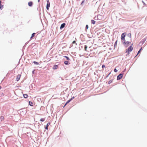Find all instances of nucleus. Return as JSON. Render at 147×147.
<instances>
[{
  "label": "nucleus",
  "instance_id": "c85d7f7f",
  "mask_svg": "<svg viewBox=\"0 0 147 147\" xmlns=\"http://www.w3.org/2000/svg\"><path fill=\"white\" fill-rule=\"evenodd\" d=\"M74 98V97H73L71 98L70 100H72Z\"/></svg>",
  "mask_w": 147,
  "mask_h": 147
},
{
  "label": "nucleus",
  "instance_id": "2eb2a0df",
  "mask_svg": "<svg viewBox=\"0 0 147 147\" xmlns=\"http://www.w3.org/2000/svg\"><path fill=\"white\" fill-rule=\"evenodd\" d=\"M35 34V33H33L32 34V36H31V37L30 38V39H32V38L34 36Z\"/></svg>",
  "mask_w": 147,
  "mask_h": 147
},
{
  "label": "nucleus",
  "instance_id": "72a5a7b5",
  "mask_svg": "<svg viewBox=\"0 0 147 147\" xmlns=\"http://www.w3.org/2000/svg\"><path fill=\"white\" fill-rule=\"evenodd\" d=\"M39 1H40V0H38V2H39Z\"/></svg>",
  "mask_w": 147,
  "mask_h": 147
},
{
  "label": "nucleus",
  "instance_id": "6ab92c4d",
  "mask_svg": "<svg viewBox=\"0 0 147 147\" xmlns=\"http://www.w3.org/2000/svg\"><path fill=\"white\" fill-rule=\"evenodd\" d=\"M142 48H141L140 49V50L139 51H138V53L137 55L140 53V52L141 51V50H142Z\"/></svg>",
  "mask_w": 147,
  "mask_h": 147
},
{
  "label": "nucleus",
  "instance_id": "f3484780",
  "mask_svg": "<svg viewBox=\"0 0 147 147\" xmlns=\"http://www.w3.org/2000/svg\"><path fill=\"white\" fill-rule=\"evenodd\" d=\"M91 22L93 24H94L95 23V21L93 20H91Z\"/></svg>",
  "mask_w": 147,
  "mask_h": 147
},
{
  "label": "nucleus",
  "instance_id": "6e6552de",
  "mask_svg": "<svg viewBox=\"0 0 147 147\" xmlns=\"http://www.w3.org/2000/svg\"><path fill=\"white\" fill-rule=\"evenodd\" d=\"M58 68V66L57 65H54L53 67V69H57Z\"/></svg>",
  "mask_w": 147,
  "mask_h": 147
},
{
  "label": "nucleus",
  "instance_id": "473e14b6",
  "mask_svg": "<svg viewBox=\"0 0 147 147\" xmlns=\"http://www.w3.org/2000/svg\"><path fill=\"white\" fill-rule=\"evenodd\" d=\"M1 87L0 86V89H1Z\"/></svg>",
  "mask_w": 147,
  "mask_h": 147
},
{
  "label": "nucleus",
  "instance_id": "dca6fc26",
  "mask_svg": "<svg viewBox=\"0 0 147 147\" xmlns=\"http://www.w3.org/2000/svg\"><path fill=\"white\" fill-rule=\"evenodd\" d=\"M29 105L31 106H33V103L32 102H29Z\"/></svg>",
  "mask_w": 147,
  "mask_h": 147
},
{
  "label": "nucleus",
  "instance_id": "4468645a",
  "mask_svg": "<svg viewBox=\"0 0 147 147\" xmlns=\"http://www.w3.org/2000/svg\"><path fill=\"white\" fill-rule=\"evenodd\" d=\"M0 119L1 121H3L4 119V117L3 116H1L0 117Z\"/></svg>",
  "mask_w": 147,
  "mask_h": 147
},
{
  "label": "nucleus",
  "instance_id": "bb28decb",
  "mask_svg": "<svg viewBox=\"0 0 147 147\" xmlns=\"http://www.w3.org/2000/svg\"><path fill=\"white\" fill-rule=\"evenodd\" d=\"M105 67V65H103L102 66V68H104Z\"/></svg>",
  "mask_w": 147,
  "mask_h": 147
},
{
  "label": "nucleus",
  "instance_id": "5701e85b",
  "mask_svg": "<svg viewBox=\"0 0 147 147\" xmlns=\"http://www.w3.org/2000/svg\"><path fill=\"white\" fill-rule=\"evenodd\" d=\"M71 100H68L67 102L66 103V104H67L68 103H69L70 101H71Z\"/></svg>",
  "mask_w": 147,
  "mask_h": 147
},
{
  "label": "nucleus",
  "instance_id": "f8f14e48",
  "mask_svg": "<svg viewBox=\"0 0 147 147\" xmlns=\"http://www.w3.org/2000/svg\"><path fill=\"white\" fill-rule=\"evenodd\" d=\"M23 96L25 98H27L28 96V95L27 94H23Z\"/></svg>",
  "mask_w": 147,
  "mask_h": 147
},
{
  "label": "nucleus",
  "instance_id": "393cba45",
  "mask_svg": "<svg viewBox=\"0 0 147 147\" xmlns=\"http://www.w3.org/2000/svg\"><path fill=\"white\" fill-rule=\"evenodd\" d=\"M114 71L115 72H117V70L116 69H115L114 70Z\"/></svg>",
  "mask_w": 147,
  "mask_h": 147
},
{
  "label": "nucleus",
  "instance_id": "9d476101",
  "mask_svg": "<svg viewBox=\"0 0 147 147\" xmlns=\"http://www.w3.org/2000/svg\"><path fill=\"white\" fill-rule=\"evenodd\" d=\"M50 125V123H48L46 127H45V129H48V127Z\"/></svg>",
  "mask_w": 147,
  "mask_h": 147
},
{
  "label": "nucleus",
  "instance_id": "1a4fd4ad",
  "mask_svg": "<svg viewBox=\"0 0 147 147\" xmlns=\"http://www.w3.org/2000/svg\"><path fill=\"white\" fill-rule=\"evenodd\" d=\"M28 4L29 6L31 7L33 4V2L32 1L29 2Z\"/></svg>",
  "mask_w": 147,
  "mask_h": 147
},
{
  "label": "nucleus",
  "instance_id": "0eeeda50",
  "mask_svg": "<svg viewBox=\"0 0 147 147\" xmlns=\"http://www.w3.org/2000/svg\"><path fill=\"white\" fill-rule=\"evenodd\" d=\"M65 23H63L62 24H61V26L60 28L61 29L65 27Z\"/></svg>",
  "mask_w": 147,
  "mask_h": 147
},
{
  "label": "nucleus",
  "instance_id": "7ed1b4c3",
  "mask_svg": "<svg viewBox=\"0 0 147 147\" xmlns=\"http://www.w3.org/2000/svg\"><path fill=\"white\" fill-rule=\"evenodd\" d=\"M123 43L125 44V46L126 47H127L131 43V42H125V41H124Z\"/></svg>",
  "mask_w": 147,
  "mask_h": 147
},
{
  "label": "nucleus",
  "instance_id": "423d86ee",
  "mask_svg": "<svg viewBox=\"0 0 147 147\" xmlns=\"http://www.w3.org/2000/svg\"><path fill=\"white\" fill-rule=\"evenodd\" d=\"M50 6V3L49 1H47V9H48L49 7Z\"/></svg>",
  "mask_w": 147,
  "mask_h": 147
},
{
  "label": "nucleus",
  "instance_id": "a878e982",
  "mask_svg": "<svg viewBox=\"0 0 147 147\" xmlns=\"http://www.w3.org/2000/svg\"><path fill=\"white\" fill-rule=\"evenodd\" d=\"M117 41L115 42V46H116V45H117Z\"/></svg>",
  "mask_w": 147,
  "mask_h": 147
},
{
  "label": "nucleus",
  "instance_id": "20e7f679",
  "mask_svg": "<svg viewBox=\"0 0 147 147\" xmlns=\"http://www.w3.org/2000/svg\"><path fill=\"white\" fill-rule=\"evenodd\" d=\"M21 76V75L18 74V75H17V76L16 78V80L17 81H18L20 80Z\"/></svg>",
  "mask_w": 147,
  "mask_h": 147
},
{
  "label": "nucleus",
  "instance_id": "a211bd4d",
  "mask_svg": "<svg viewBox=\"0 0 147 147\" xmlns=\"http://www.w3.org/2000/svg\"><path fill=\"white\" fill-rule=\"evenodd\" d=\"M45 120V118H41L40 119V121H44Z\"/></svg>",
  "mask_w": 147,
  "mask_h": 147
},
{
  "label": "nucleus",
  "instance_id": "aec40b11",
  "mask_svg": "<svg viewBox=\"0 0 147 147\" xmlns=\"http://www.w3.org/2000/svg\"><path fill=\"white\" fill-rule=\"evenodd\" d=\"M64 57L66 58L67 60H69L70 59L69 58V57L67 56H64Z\"/></svg>",
  "mask_w": 147,
  "mask_h": 147
},
{
  "label": "nucleus",
  "instance_id": "cd10ccee",
  "mask_svg": "<svg viewBox=\"0 0 147 147\" xmlns=\"http://www.w3.org/2000/svg\"><path fill=\"white\" fill-rule=\"evenodd\" d=\"M84 2V0H83V1L82 2V3H81V5H82Z\"/></svg>",
  "mask_w": 147,
  "mask_h": 147
},
{
  "label": "nucleus",
  "instance_id": "2f4dec72",
  "mask_svg": "<svg viewBox=\"0 0 147 147\" xmlns=\"http://www.w3.org/2000/svg\"><path fill=\"white\" fill-rule=\"evenodd\" d=\"M67 104H66V103L65 104V105L63 107H64Z\"/></svg>",
  "mask_w": 147,
  "mask_h": 147
},
{
  "label": "nucleus",
  "instance_id": "c756f323",
  "mask_svg": "<svg viewBox=\"0 0 147 147\" xmlns=\"http://www.w3.org/2000/svg\"><path fill=\"white\" fill-rule=\"evenodd\" d=\"M76 43V41H74L72 42V44H74V43Z\"/></svg>",
  "mask_w": 147,
  "mask_h": 147
},
{
  "label": "nucleus",
  "instance_id": "7c9ffc66",
  "mask_svg": "<svg viewBox=\"0 0 147 147\" xmlns=\"http://www.w3.org/2000/svg\"><path fill=\"white\" fill-rule=\"evenodd\" d=\"M111 82L110 81H109V83L110 84V83H111Z\"/></svg>",
  "mask_w": 147,
  "mask_h": 147
},
{
  "label": "nucleus",
  "instance_id": "412c9836",
  "mask_svg": "<svg viewBox=\"0 0 147 147\" xmlns=\"http://www.w3.org/2000/svg\"><path fill=\"white\" fill-rule=\"evenodd\" d=\"M87 46L86 45H85V47H84V49H85V50L86 51H87Z\"/></svg>",
  "mask_w": 147,
  "mask_h": 147
},
{
  "label": "nucleus",
  "instance_id": "f03ea898",
  "mask_svg": "<svg viewBox=\"0 0 147 147\" xmlns=\"http://www.w3.org/2000/svg\"><path fill=\"white\" fill-rule=\"evenodd\" d=\"M123 77V74H120L117 77V80H119L121 79Z\"/></svg>",
  "mask_w": 147,
  "mask_h": 147
},
{
  "label": "nucleus",
  "instance_id": "4be33fe9",
  "mask_svg": "<svg viewBox=\"0 0 147 147\" xmlns=\"http://www.w3.org/2000/svg\"><path fill=\"white\" fill-rule=\"evenodd\" d=\"M33 63L34 64L36 65H38L39 64L36 61H34Z\"/></svg>",
  "mask_w": 147,
  "mask_h": 147
},
{
  "label": "nucleus",
  "instance_id": "f257e3e1",
  "mask_svg": "<svg viewBox=\"0 0 147 147\" xmlns=\"http://www.w3.org/2000/svg\"><path fill=\"white\" fill-rule=\"evenodd\" d=\"M133 49V48L132 47V45L130 46L126 50V53H127V55H129V54L130 52H131Z\"/></svg>",
  "mask_w": 147,
  "mask_h": 147
},
{
  "label": "nucleus",
  "instance_id": "39448f33",
  "mask_svg": "<svg viewBox=\"0 0 147 147\" xmlns=\"http://www.w3.org/2000/svg\"><path fill=\"white\" fill-rule=\"evenodd\" d=\"M124 33H123L122 34H121V39L122 40H123L124 39V41H125V39L124 38L125 37V35L124 34Z\"/></svg>",
  "mask_w": 147,
  "mask_h": 147
},
{
  "label": "nucleus",
  "instance_id": "9b49d317",
  "mask_svg": "<svg viewBox=\"0 0 147 147\" xmlns=\"http://www.w3.org/2000/svg\"><path fill=\"white\" fill-rule=\"evenodd\" d=\"M3 8V5L1 4V1H0V9H2Z\"/></svg>",
  "mask_w": 147,
  "mask_h": 147
},
{
  "label": "nucleus",
  "instance_id": "ddd939ff",
  "mask_svg": "<svg viewBox=\"0 0 147 147\" xmlns=\"http://www.w3.org/2000/svg\"><path fill=\"white\" fill-rule=\"evenodd\" d=\"M64 63L66 65H68L70 64L69 62L67 61H65L64 62Z\"/></svg>",
  "mask_w": 147,
  "mask_h": 147
},
{
  "label": "nucleus",
  "instance_id": "b1692460",
  "mask_svg": "<svg viewBox=\"0 0 147 147\" xmlns=\"http://www.w3.org/2000/svg\"><path fill=\"white\" fill-rule=\"evenodd\" d=\"M88 28V25H86V29H87Z\"/></svg>",
  "mask_w": 147,
  "mask_h": 147
}]
</instances>
